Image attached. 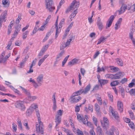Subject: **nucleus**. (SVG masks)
<instances>
[{
    "label": "nucleus",
    "mask_w": 135,
    "mask_h": 135,
    "mask_svg": "<svg viewBox=\"0 0 135 135\" xmlns=\"http://www.w3.org/2000/svg\"><path fill=\"white\" fill-rule=\"evenodd\" d=\"M79 3L76 0H74L71 3L70 7L68 8L65 11L66 13H68L71 11H73L75 9L77 10V8L79 7Z\"/></svg>",
    "instance_id": "1"
},
{
    "label": "nucleus",
    "mask_w": 135,
    "mask_h": 135,
    "mask_svg": "<svg viewBox=\"0 0 135 135\" xmlns=\"http://www.w3.org/2000/svg\"><path fill=\"white\" fill-rule=\"evenodd\" d=\"M65 20L64 18L62 19L60 22L59 25H57L56 27H55L56 29V32L55 35V38L56 39L58 35L61 31L62 27L65 23Z\"/></svg>",
    "instance_id": "2"
},
{
    "label": "nucleus",
    "mask_w": 135,
    "mask_h": 135,
    "mask_svg": "<svg viewBox=\"0 0 135 135\" xmlns=\"http://www.w3.org/2000/svg\"><path fill=\"white\" fill-rule=\"evenodd\" d=\"M43 123L41 120L38 121V122L36 123V131L37 133H40L41 134L43 133Z\"/></svg>",
    "instance_id": "3"
},
{
    "label": "nucleus",
    "mask_w": 135,
    "mask_h": 135,
    "mask_svg": "<svg viewBox=\"0 0 135 135\" xmlns=\"http://www.w3.org/2000/svg\"><path fill=\"white\" fill-rule=\"evenodd\" d=\"M46 3V8L49 12H52L55 8L53 3L52 0H45Z\"/></svg>",
    "instance_id": "4"
},
{
    "label": "nucleus",
    "mask_w": 135,
    "mask_h": 135,
    "mask_svg": "<svg viewBox=\"0 0 135 135\" xmlns=\"http://www.w3.org/2000/svg\"><path fill=\"white\" fill-rule=\"evenodd\" d=\"M38 109V107L37 105L35 104H32L28 109L26 113L29 114H31L34 110H35L36 111V109Z\"/></svg>",
    "instance_id": "5"
},
{
    "label": "nucleus",
    "mask_w": 135,
    "mask_h": 135,
    "mask_svg": "<svg viewBox=\"0 0 135 135\" xmlns=\"http://www.w3.org/2000/svg\"><path fill=\"white\" fill-rule=\"evenodd\" d=\"M109 110L114 118L117 120H118L119 117L118 112L117 111H115V110L111 106L109 107Z\"/></svg>",
    "instance_id": "6"
},
{
    "label": "nucleus",
    "mask_w": 135,
    "mask_h": 135,
    "mask_svg": "<svg viewBox=\"0 0 135 135\" xmlns=\"http://www.w3.org/2000/svg\"><path fill=\"white\" fill-rule=\"evenodd\" d=\"M71 102L72 103H75L78 102L81 99L80 96L71 97Z\"/></svg>",
    "instance_id": "7"
},
{
    "label": "nucleus",
    "mask_w": 135,
    "mask_h": 135,
    "mask_svg": "<svg viewBox=\"0 0 135 135\" xmlns=\"http://www.w3.org/2000/svg\"><path fill=\"white\" fill-rule=\"evenodd\" d=\"M114 79H119L121 77H123L124 75V72H120L116 74H114Z\"/></svg>",
    "instance_id": "8"
},
{
    "label": "nucleus",
    "mask_w": 135,
    "mask_h": 135,
    "mask_svg": "<svg viewBox=\"0 0 135 135\" xmlns=\"http://www.w3.org/2000/svg\"><path fill=\"white\" fill-rule=\"evenodd\" d=\"M117 107L119 110L120 112L123 111V106L122 103L120 101H118L117 102Z\"/></svg>",
    "instance_id": "9"
},
{
    "label": "nucleus",
    "mask_w": 135,
    "mask_h": 135,
    "mask_svg": "<svg viewBox=\"0 0 135 135\" xmlns=\"http://www.w3.org/2000/svg\"><path fill=\"white\" fill-rule=\"evenodd\" d=\"M7 15L6 12V11H4L0 16V21L2 22L3 21H6L5 19L6 18Z\"/></svg>",
    "instance_id": "10"
},
{
    "label": "nucleus",
    "mask_w": 135,
    "mask_h": 135,
    "mask_svg": "<svg viewBox=\"0 0 135 135\" xmlns=\"http://www.w3.org/2000/svg\"><path fill=\"white\" fill-rule=\"evenodd\" d=\"M43 79V75H40L37 78V82L40 86H41L42 85L41 83L42 82Z\"/></svg>",
    "instance_id": "11"
},
{
    "label": "nucleus",
    "mask_w": 135,
    "mask_h": 135,
    "mask_svg": "<svg viewBox=\"0 0 135 135\" xmlns=\"http://www.w3.org/2000/svg\"><path fill=\"white\" fill-rule=\"evenodd\" d=\"M126 9L125 5L123 4L121 7L120 9L117 11V12H118L119 15H120L123 13L125 11Z\"/></svg>",
    "instance_id": "12"
},
{
    "label": "nucleus",
    "mask_w": 135,
    "mask_h": 135,
    "mask_svg": "<svg viewBox=\"0 0 135 135\" xmlns=\"http://www.w3.org/2000/svg\"><path fill=\"white\" fill-rule=\"evenodd\" d=\"M78 61V59L75 58L74 59L72 60L69 62L68 65H73L76 64Z\"/></svg>",
    "instance_id": "13"
},
{
    "label": "nucleus",
    "mask_w": 135,
    "mask_h": 135,
    "mask_svg": "<svg viewBox=\"0 0 135 135\" xmlns=\"http://www.w3.org/2000/svg\"><path fill=\"white\" fill-rule=\"evenodd\" d=\"M96 98L98 101V103L100 105L102 104V102L101 98L99 94H97L95 95Z\"/></svg>",
    "instance_id": "14"
},
{
    "label": "nucleus",
    "mask_w": 135,
    "mask_h": 135,
    "mask_svg": "<svg viewBox=\"0 0 135 135\" xmlns=\"http://www.w3.org/2000/svg\"><path fill=\"white\" fill-rule=\"evenodd\" d=\"M73 130L74 132L77 133L78 135H84L83 132L79 129H76L75 128H74L73 129Z\"/></svg>",
    "instance_id": "15"
},
{
    "label": "nucleus",
    "mask_w": 135,
    "mask_h": 135,
    "mask_svg": "<svg viewBox=\"0 0 135 135\" xmlns=\"http://www.w3.org/2000/svg\"><path fill=\"white\" fill-rule=\"evenodd\" d=\"M122 20V18H120L117 21V22L115 24V30H117L118 27L121 24Z\"/></svg>",
    "instance_id": "16"
},
{
    "label": "nucleus",
    "mask_w": 135,
    "mask_h": 135,
    "mask_svg": "<svg viewBox=\"0 0 135 135\" xmlns=\"http://www.w3.org/2000/svg\"><path fill=\"white\" fill-rule=\"evenodd\" d=\"M55 122L56 123L60 124L61 121V117L58 115H55Z\"/></svg>",
    "instance_id": "17"
},
{
    "label": "nucleus",
    "mask_w": 135,
    "mask_h": 135,
    "mask_svg": "<svg viewBox=\"0 0 135 135\" xmlns=\"http://www.w3.org/2000/svg\"><path fill=\"white\" fill-rule=\"evenodd\" d=\"M97 25L98 27L99 30H101L103 28V26L101 21L100 20H98L97 23Z\"/></svg>",
    "instance_id": "18"
},
{
    "label": "nucleus",
    "mask_w": 135,
    "mask_h": 135,
    "mask_svg": "<svg viewBox=\"0 0 135 135\" xmlns=\"http://www.w3.org/2000/svg\"><path fill=\"white\" fill-rule=\"evenodd\" d=\"M91 86L90 84H88L85 87V90H83V93L85 94L89 91L91 88Z\"/></svg>",
    "instance_id": "19"
},
{
    "label": "nucleus",
    "mask_w": 135,
    "mask_h": 135,
    "mask_svg": "<svg viewBox=\"0 0 135 135\" xmlns=\"http://www.w3.org/2000/svg\"><path fill=\"white\" fill-rule=\"evenodd\" d=\"M99 82L100 84L102 87V85H104L107 84L108 82V81L107 80L101 79L99 80Z\"/></svg>",
    "instance_id": "20"
},
{
    "label": "nucleus",
    "mask_w": 135,
    "mask_h": 135,
    "mask_svg": "<svg viewBox=\"0 0 135 135\" xmlns=\"http://www.w3.org/2000/svg\"><path fill=\"white\" fill-rule=\"evenodd\" d=\"M106 38L105 37L103 36L101 37H100L98 39L97 45H98L100 44L102 42H104L105 41V40Z\"/></svg>",
    "instance_id": "21"
},
{
    "label": "nucleus",
    "mask_w": 135,
    "mask_h": 135,
    "mask_svg": "<svg viewBox=\"0 0 135 135\" xmlns=\"http://www.w3.org/2000/svg\"><path fill=\"white\" fill-rule=\"evenodd\" d=\"M110 68V70L112 71V72H115L116 71H118L119 70V69L118 68L116 67H114L113 66H109Z\"/></svg>",
    "instance_id": "22"
},
{
    "label": "nucleus",
    "mask_w": 135,
    "mask_h": 135,
    "mask_svg": "<svg viewBox=\"0 0 135 135\" xmlns=\"http://www.w3.org/2000/svg\"><path fill=\"white\" fill-rule=\"evenodd\" d=\"M116 61L119 65L122 66L123 64L122 60L118 58L116 59Z\"/></svg>",
    "instance_id": "23"
},
{
    "label": "nucleus",
    "mask_w": 135,
    "mask_h": 135,
    "mask_svg": "<svg viewBox=\"0 0 135 135\" xmlns=\"http://www.w3.org/2000/svg\"><path fill=\"white\" fill-rule=\"evenodd\" d=\"M103 120L104 123V124H103L102 126L103 127H104L106 126H108L109 125V121L105 117H103Z\"/></svg>",
    "instance_id": "24"
},
{
    "label": "nucleus",
    "mask_w": 135,
    "mask_h": 135,
    "mask_svg": "<svg viewBox=\"0 0 135 135\" xmlns=\"http://www.w3.org/2000/svg\"><path fill=\"white\" fill-rule=\"evenodd\" d=\"M9 87L11 88L13 90V91L17 94L21 95V93L17 89H15L12 86V85H10Z\"/></svg>",
    "instance_id": "25"
},
{
    "label": "nucleus",
    "mask_w": 135,
    "mask_h": 135,
    "mask_svg": "<svg viewBox=\"0 0 135 135\" xmlns=\"http://www.w3.org/2000/svg\"><path fill=\"white\" fill-rule=\"evenodd\" d=\"M65 51L64 50L62 51L59 54H58L56 57L57 59H61V58L63 56V55L64 54Z\"/></svg>",
    "instance_id": "26"
},
{
    "label": "nucleus",
    "mask_w": 135,
    "mask_h": 135,
    "mask_svg": "<svg viewBox=\"0 0 135 135\" xmlns=\"http://www.w3.org/2000/svg\"><path fill=\"white\" fill-rule=\"evenodd\" d=\"M17 121L19 128L21 130H23V128L21 119L20 118H18L17 119Z\"/></svg>",
    "instance_id": "27"
},
{
    "label": "nucleus",
    "mask_w": 135,
    "mask_h": 135,
    "mask_svg": "<svg viewBox=\"0 0 135 135\" xmlns=\"http://www.w3.org/2000/svg\"><path fill=\"white\" fill-rule=\"evenodd\" d=\"M105 77L107 78L112 79H114V74H107L105 75Z\"/></svg>",
    "instance_id": "28"
},
{
    "label": "nucleus",
    "mask_w": 135,
    "mask_h": 135,
    "mask_svg": "<svg viewBox=\"0 0 135 135\" xmlns=\"http://www.w3.org/2000/svg\"><path fill=\"white\" fill-rule=\"evenodd\" d=\"M78 13V11L76 9H75L74 12H73L70 15V18L71 19V21L72 20V18H73L75 16L76 14Z\"/></svg>",
    "instance_id": "29"
},
{
    "label": "nucleus",
    "mask_w": 135,
    "mask_h": 135,
    "mask_svg": "<svg viewBox=\"0 0 135 135\" xmlns=\"http://www.w3.org/2000/svg\"><path fill=\"white\" fill-rule=\"evenodd\" d=\"M133 33L132 32H130L129 34V36L132 41L133 44L135 47V41L133 38Z\"/></svg>",
    "instance_id": "30"
},
{
    "label": "nucleus",
    "mask_w": 135,
    "mask_h": 135,
    "mask_svg": "<svg viewBox=\"0 0 135 135\" xmlns=\"http://www.w3.org/2000/svg\"><path fill=\"white\" fill-rule=\"evenodd\" d=\"M28 95V100L30 101H32L36 99L37 98L36 96H30V95Z\"/></svg>",
    "instance_id": "31"
},
{
    "label": "nucleus",
    "mask_w": 135,
    "mask_h": 135,
    "mask_svg": "<svg viewBox=\"0 0 135 135\" xmlns=\"http://www.w3.org/2000/svg\"><path fill=\"white\" fill-rule=\"evenodd\" d=\"M20 87L21 89L23 92L27 94V95H30V92L28 90L21 86H20Z\"/></svg>",
    "instance_id": "32"
},
{
    "label": "nucleus",
    "mask_w": 135,
    "mask_h": 135,
    "mask_svg": "<svg viewBox=\"0 0 135 135\" xmlns=\"http://www.w3.org/2000/svg\"><path fill=\"white\" fill-rule=\"evenodd\" d=\"M119 83L118 80H115L111 82L110 85L111 86H115L118 85Z\"/></svg>",
    "instance_id": "33"
},
{
    "label": "nucleus",
    "mask_w": 135,
    "mask_h": 135,
    "mask_svg": "<svg viewBox=\"0 0 135 135\" xmlns=\"http://www.w3.org/2000/svg\"><path fill=\"white\" fill-rule=\"evenodd\" d=\"M64 3V0H61L59 2V5L57 6V9L56 12V13L57 11H58L59 9L61 7V6Z\"/></svg>",
    "instance_id": "34"
},
{
    "label": "nucleus",
    "mask_w": 135,
    "mask_h": 135,
    "mask_svg": "<svg viewBox=\"0 0 135 135\" xmlns=\"http://www.w3.org/2000/svg\"><path fill=\"white\" fill-rule=\"evenodd\" d=\"M18 109H20L22 111H24L26 109V107L24 104L22 102L21 103V105L20 106V108H18Z\"/></svg>",
    "instance_id": "35"
},
{
    "label": "nucleus",
    "mask_w": 135,
    "mask_h": 135,
    "mask_svg": "<svg viewBox=\"0 0 135 135\" xmlns=\"http://www.w3.org/2000/svg\"><path fill=\"white\" fill-rule=\"evenodd\" d=\"M22 102V101H19L16 102L15 103V106L16 108H20V106L21 105V103Z\"/></svg>",
    "instance_id": "36"
},
{
    "label": "nucleus",
    "mask_w": 135,
    "mask_h": 135,
    "mask_svg": "<svg viewBox=\"0 0 135 135\" xmlns=\"http://www.w3.org/2000/svg\"><path fill=\"white\" fill-rule=\"evenodd\" d=\"M67 46H68L67 45V44H66V42H63L62 43L60 46V50H62L64 49V48L66 47Z\"/></svg>",
    "instance_id": "37"
},
{
    "label": "nucleus",
    "mask_w": 135,
    "mask_h": 135,
    "mask_svg": "<svg viewBox=\"0 0 135 135\" xmlns=\"http://www.w3.org/2000/svg\"><path fill=\"white\" fill-rule=\"evenodd\" d=\"M36 116L38 119V121H39L41 120V119L40 117V114L39 111V110L38 109H36Z\"/></svg>",
    "instance_id": "38"
},
{
    "label": "nucleus",
    "mask_w": 135,
    "mask_h": 135,
    "mask_svg": "<svg viewBox=\"0 0 135 135\" xmlns=\"http://www.w3.org/2000/svg\"><path fill=\"white\" fill-rule=\"evenodd\" d=\"M23 125L25 126L26 129L27 130H29L30 128L28 125V123L27 122L26 120H24Z\"/></svg>",
    "instance_id": "39"
},
{
    "label": "nucleus",
    "mask_w": 135,
    "mask_h": 135,
    "mask_svg": "<svg viewBox=\"0 0 135 135\" xmlns=\"http://www.w3.org/2000/svg\"><path fill=\"white\" fill-rule=\"evenodd\" d=\"M69 55H68L64 59L63 61L62 62V66H63L66 63V62L67 61L69 57Z\"/></svg>",
    "instance_id": "40"
},
{
    "label": "nucleus",
    "mask_w": 135,
    "mask_h": 135,
    "mask_svg": "<svg viewBox=\"0 0 135 135\" xmlns=\"http://www.w3.org/2000/svg\"><path fill=\"white\" fill-rule=\"evenodd\" d=\"M135 85V79H132V82L128 85V86L130 88H132Z\"/></svg>",
    "instance_id": "41"
},
{
    "label": "nucleus",
    "mask_w": 135,
    "mask_h": 135,
    "mask_svg": "<svg viewBox=\"0 0 135 135\" xmlns=\"http://www.w3.org/2000/svg\"><path fill=\"white\" fill-rule=\"evenodd\" d=\"M77 117L79 121L81 122L83 120V118L82 115L80 114L77 113Z\"/></svg>",
    "instance_id": "42"
},
{
    "label": "nucleus",
    "mask_w": 135,
    "mask_h": 135,
    "mask_svg": "<svg viewBox=\"0 0 135 135\" xmlns=\"http://www.w3.org/2000/svg\"><path fill=\"white\" fill-rule=\"evenodd\" d=\"M97 134L100 135L102 134V130L101 128L99 127H98L97 128Z\"/></svg>",
    "instance_id": "43"
},
{
    "label": "nucleus",
    "mask_w": 135,
    "mask_h": 135,
    "mask_svg": "<svg viewBox=\"0 0 135 135\" xmlns=\"http://www.w3.org/2000/svg\"><path fill=\"white\" fill-rule=\"evenodd\" d=\"M26 60H27L25 59H24L22 60L20 64V67L21 68H22L24 66V65L26 62Z\"/></svg>",
    "instance_id": "44"
},
{
    "label": "nucleus",
    "mask_w": 135,
    "mask_h": 135,
    "mask_svg": "<svg viewBox=\"0 0 135 135\" xmlns=\"http://www.w3.org/2000/svg\"><path fill=\"white\" fill-rule=\"evenodd\" d=\"M108 97L110 101L113 102V97L112 95L108 93Z\"/></svg>",
    "instance_id": "45"
},
{
    "label": "nucleus",
    "mask_w": 135,
    "mask_h": 135,
    "mask_svg": "<svg viewBox=\"0 0 135 135\" xmlns=\"http://www.w3.org/2000/svg\"><path fill=\"white\" fill-rule=\"evenodd\" d=\"M21 15L20 14H19L18 16V17L16 19V23L18 24L19 23L20 20L21 19Z\"/></svg>",
    "instance_id": "46"
},
{
    "label": "nucleus",
    "mask_w": 135,
    "mask_h": 135,
    "mask_svg": "<svg viewBox=\"0 0 135 135\" xmlns=\"http://www.w3.org/2000/svg\"><path fill=\"white\" fill-rule=\"evenodd\" d=\"M94 11H93L92 13V16L90 17H89L88 18V20L89 22L90 23H91L93 22L92 18L93 16Z\"/></svg>",
    "instance_id": "47"
},
{
    "label": "nucleus",
    "mask_w": 135,
    "mask_h": 135,
    "mask_svg": "<svg viewBox=\"0 0 135 135\" xmlns=\"http://www.w3.org/2000/svg\"><path fill=\"white\" fill-rule=\"evenodd\" d=\"M130 94L132 95H135V89H131L129 91Z\"/></svg>",
    "instance_id": "48"
},
{
    "label": "nucleus",
    "mask_w": 135,
    "mask_h": 135,
    "mask_svg": "<svg viewBox=\"0 0 135 135\" xmlns=\"http://www.w3.org/2000/svg\"><path fill=\"white\" fill-rule=\"evenodd\" d=\"M95 107L96 110L99 112L100 110V107L97 103H96L95 104Z\"/></svg>",
    "instance_id": "49"
},
{
    "label": "nucleus",
    "mask_w": 135,
    "mask_h": 135,
    "mask_svg": "<svg viewBox=\"0 0 135 135\" xmlns=\"http://www.w3.org/2000/svg\"><path fill=\"white\" fill-rule=\"evenodd\" d=\"M49 47V45H46L45 46H44L42 49L41 51H43V52H45V51Z\"/></svg>",
    "instance_id": "50"
},
{
    "label": "nucleus",
    "mask_w": 135,
    "mask_h": 135,
    "mask_svg": "<svg viewBox=\"0 0 135 135\" xmlns=\"http://www.w3.org/2000/svg\"><path fill=\"white\" fill-rule=\"evenodd\" d=\"M12 43H11V41H9L8 43V44L7 46V49L8 50H11L12 49V48L11 47V44Z\"/></svg>",
    "instance_id": "51"
},
{
    "label": "nucleus",
    "mask_w": 135,
    "mask_h": 135,
    "mask_svg": "<svg viewBox=\"0 0 135 135\" xmlns=\"http://www.w3.org/2000/svg\"><path fill=\"white\" fill-rule=\"evenodd\" d=\"M55 94L56 93H54L52 96V100L53 102V103H56V100L55 98Z\"/></svg>",
    "instance_id": "52"
},
{
    "label": "nucleus",
    "mask_w": 135,
    "mask_h": 135,
    "mask_svg": "<svg viewBox=\"0 0 135 135\" xmlns=\"http://www.w3.org/2000/svg\"><path fill=\"white\" fill-rule=\"evenodd\" d=\"M62 112L63 110L60 109L57 111V114L56 115H58L61 117L62 115Z\"/></svg>",
    "instance_id": "53"
},
{
    "label": "nucleus",
    "mask_w": 135,
    "mask_h": 135,
    "mask_svg": "<svg viewBox=\"0 0 135 135\" xmlns=\"http://www.w3.org/2000/svg\"><path fill=\"white\" fill-rule=\"evenodd\" d=\"M129 113L131 117L133 119H134V114L131 110H130L129 111Z\"/></svg>",
    "instance_id": "54"
},
{
    "label": "nucleus",
    "mask_w": 135,
    "mask_h": 135,
    "mask_svg": "<svg viewBox=\"0 0 135 135\" xmlns=\"http://www.w3.org/2000/svg\"><path fill=\"white\" fill-rule=\"evenodd\" d=\"M105 70V69H104L103 67H102L100 68L99 67H98L97 68V71L98 72H99L100 71H104Z\"/></svg>",
    "instance_id": "55"
},
{
    "label": "nucleus",
    "mask_w": 135,
    "mask_h": 135,
    "mask_svg": "<svg viewBox=\"0 0 135 135\" xmlns=\"http://www.w3.org/2000/svg\"><path fill=\"white\" fill-rule=\"evenodd\" d=\"M115 16H113V15H112L111 16L110 18H109V19L108 20V21H109L112 22H113V20H114V18H115Z\"/></svg>",
    "instance_id": "56"
},
{
    "label": "nucleus",
    "mask_w": 135,
    "mask_h": 135,
    "mask_svg": "<svg viewBox=\"0 0 135 135\" xmlns=\"http://www.w3.org/2000/svg\"><path fill=\"white\" fill-rule=\"evenodd\" d=\"M128 124L129 125V127L132 128V129H134V125L133 123L132 122H129Z\"/></svg>",
    "instance_id": "57"
},
{
    "label": "nucleus",
    "mask_w": 135,
    "mask_h": 135,
    "mask_svg": "<svg viewBox=\"0 0 135 135\" xmlns=\"http://www.w3.org/2000/svg\"><path fill=\"white\" fill-rule=\"evenodd\" d=\"M80 72L83 76H84L86 71L83 68H81L80 69Z\"/></svg>",
    "instance_id": "58"
},
{
    "label": "nucleus",
    "mask_w": 135,
    "mask_h": 135,
    "mask_svg": "<svg viewBox=\"0 0 135 135\" xmlns=\"http://www.w3.org/2000/svg\"><path fill=\"white\" fill-rule=\"evenodd\" d=\"M99 84L96 85L94 87L93 90L97 91L98 90L99 88Z\"/></svg>",
    "instance_id": "59"
},
{
    "label": "nucleus",
    "mask_w": 135,
    "mask_h": 135,
    "mask_svg": "<svg viewBox=\"0 0 135 135\" xmlns=\"http://www.w3.org/2000/svg\"><path fill=\"white\" fill-rule=\"evenodd\" d=\"M12 128L15 132L17 130V126L16 124L14 123L13 124Z\"/></svg>",
    "instance_id": "60"
},
{
    "label": "nucleus",
    "mask_w": 135,
    "mask_h": 135,
    "mask_svg": "<svg viewBox=\"0 0 135 135\" xmlns=\"http://www.w3.org/2000/svg\"><path fill=\"white\" fill-rule=\"evenodd\" d=\"M93 120L94 124L97 126V119L94 117H93Z\"/></svg>",
    "instance_id": "61"
},
{
    "label": "nucleus",
    "mask_w": 135,
    "mask_h": 135,
    "mask_svg": "<svg viewBox=\"0 0 135 135\" xmlns=\"http://www.w3.org/2000/svg\"><path fill=\"white\" fill-rule=\"evenodd\" d=\"M76 92L78 95H80L82 93H83V90L80 89Z\"/></svg>",
    "instance_id": "62"
},
{
    "label": "nucleus",
    "mask_w": 135,
    "mask_h": 135,
    "mask_svg": "<svg viewBox=\"0 0 135 135\" xmlns=\"http://www.w3.org/2000/svg\"><path fill=\"white\" fill-rule=\"evenodd\" d=\"M78 76L79 78V84L80 85H81V79L82 78V77L81 76L80 74L79 73Z\"/></svg>",
    "instance_id": "63"
},
{
    "label": "nucleus",
    "mask_w": 135,
    "mask_h": 135,
    "mask_svg": "<svg viewBox=\"0 0 135 135\" xmlns=\"http://www.w3.org/2000/svg\"><path fill=\"white\" fill-rule=\"evenodd\" d=\"M89 133L90 135H95V133L93 130L91 129Z\"/></svg>",
    "instance_id": "64"
}]
</instances>
